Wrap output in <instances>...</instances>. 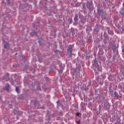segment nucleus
<instances>
[{
    "mask_svg": "<svg viewBox=\"0 0 124 124\" xmlns=\"http://www.w3.org/2000/svg\"><path fill=\"white\" fill-rule=\"evenodd\" d=\"M81 113H80V112H77L76 113V115L77 116V117H79V115Z\"/></svg>",
    "mask_w": 124,
    "mask_h": 124,
    "instance_id": "nucleus-18",
    "label": "nucleus"
},
{
    "mask_svg": "<svg viewBox=\"0 0 124 124\" xmlns=\"http://www.w3.org/2000/svg\"><path fill=\"white\" fill-rule=\"evenodd\" d=\"M120 14H121V15L124 17V9H122L121 11H120Z\"/></svg>",
    "mask_w": 124,
    "mask_h": 124,
    "instance_id": "nucleus-7",
    "label": "nucleus"
},
{
    "mask_svg": "<svg viewBox=\"0 0 124 124\" xmlns=\"http://www.w3.org/2000/svg\"><path fill=\"white\" fill-rule=\"evenodd\" d=\"M34 34H37L36 32H34Z\"/></svg>",
    "mask_w": 124,
    "mask_h": 124,
    "instance_id": "nucleus-21",
    "label": "nucleus"
},
{
    "mask_svg": "<svg viewBox=\"0 0 124 124\" xmlns=\"http://www.w3.org/2000/svg\"><path fill=\"white\" fill-rule=\"evenodd\" d=\"M105 107L107 108V110L110 108V105H109V104H106L105 105Z\"/></svg>",
    "mask_w": 124,
    "mask_h": 124,
    "instance_id": "nucleus-8",
    "label": "nucleus"
},
{
    "mask_svg": "<svg viewBox=\"0 0 124 124\" xmlns=\"http://www.w3.org/2000/svg\"><path fill=\"white\" fill-rule=\"evenodd\" d=\"M59 103V101H57V103Z\"/></svg>",
    "mask_w": 124,
    "mask_h": 124,
    "instance_id": "nucleus-26",
    "label": "nucleus"
},
{
    "mask_svg": "<svg viewBox=\"0 0 124 124\" xmlns=\"http://www.w3.org/2000/svg\"><path fill=\"white\" fill-rule=\"evenodd\" d=\"M97 115H98V116H99V113H97Z\"/></svg>",
    "mask_w": 124,
    "mask_h": 124,
    "instance_id": "nucleus-23",
    "label": "nucleus"
},
{
    "mask_svg": "<svg viewBox=\"0 0 124 124\" xmlns=\"http://www.w3.org/2000/svg\"><path fill=\"white\" fill-rule=\"evenodd\" d=\"M114 95L116 97H119V94H118V93L116 92H114Z\"/></svg>",
    "mask_w": 124,
    "mask_h": 124,
    "instance_id": "nucleus-10",
    "label": "nucleus"
},
{
    "mask_svg": "<svg viewBox=\"0 0 124 124\" xmlns=\"http://www.w3.org/2000/svg\"><path fill=\"white\" fill-rule=\"evenodd\" d=\"M60 82H62V80H60Z\"/></svg>",
    "mask_w": 124,
    "mask_h": 124,
    "instance_id": "nucleus-25",
    "label": "nucleus"
},
{
    "mask_svg": "<svg viewBox=\"0 0 124 124\" xmlns=\"http://www.w3.org/2000/svg\"><path fill=\"white\" fill-rule=\"evenodd\" d=\"M104 90L106 91H107V87H104Z\"/></svg>",
    "mask_w": 124,
    "mask_h": 124,
    "instance_id": "nucleus-19",
    "label": "nucleus"
},
{
    "mask_svg": "<svg viewBox=\"0 0 124 124\" xmlns=\"http://www.w3.org/2000/svg\"><path fill=\"white\" fill-rule=\"evenodd\" d=\"M98 108L99 110V112H100V110H101V106H100V105H99Z\"/></svg>",
    "mask_w": 124,
    "mask_h": 124,
    "instance_id": "nucleus-17",
    "label": "nucleus"
},
{
    "mask_svg": "<svg viewBox=\"0 0 124 124\" xmlns=\"http://www.w3.org/2000/svg\"><path fill=\"white\" fill-rule=\"evenodd\" d=\"M67 51L69 52L70 57H72V46H69Z\"/></svg>",
    "mask_w": 124,
    "mask_h": 124,
    "instance_id": "nucleus-2",
    "label": "nucleus"
},
{
    "mask_svg": "<svg viewBox=\"0 0 124 124\" xmlns=\"http://www.w3.org/2000/svg\"><path fill=\"white\" fill-rule=\"evenodd\" d=\"M9 84H8L6 87H4V89L7 92H9Z\"/></svg>",
    "mask_w": 124,
    "mask_h": 124,
    "instance_id": "nucleus-3",
    "label": "nucleus"
},
{
    "mask_svg": "<svg viewBox=\"0 0 124 124\" xmlns=\"http://www.w3.org/2000/svg\"><path fill=\"white\" fill-rule=\"evenodd\" d=\"M7 2L8 6H9L10 5V0H7Z\"/></svg>",
    "mask_w": 124,
    "mask_h": 124,
    "instance_id": "nucleus-11",
    "label": "nucleus"
},
{
    "mask_svg": "<svg viewBox=\"0 0 124 124\" xmlns=\"http://www.w3.org/2000/svg\"><path fill=\"white\" fill-rule=\"evenodd\" d=\"M115 124H121V119H117Z\"/></svg>",
    "mask_w": 124,
    "mask_h": 124,
    "instance_id": "nucleus-9",
    "label": "nucleus"
},
{
    "mask_svg": "<svg viewBox=\"0 0 124 124\" xmlns=\"http://www.w3.org/2000/svg\"><path fill=\"white\" fill-rule=\"evenodd\" d=\"M59 74H60V73H62V70L60 69L58 70Z\"/></svg>",
    "mask_w": 124,
    "mask_h": 124,
    "instance_id": "nucleus-15",
    "label": "nucleus"
},
{
    "mask_svg": "<svg viewBox=\"0 0 124 124\" xmlns=\"http://www.w3.org/2000/svg\"><path fill=\"white\" fill-rule=\"evenodd\" d=\"M92 85V83H89V86H91Z\"/></svg>",
    "mask_w": 124,
    "mask_h": 124,
    "instance_id": "nucleus-22",
    "label": "nucleus"
},
{
    "mask_svg": "<svg viewBox=\"0 0 124 124\" xmlns=\"http://www.w3.org/2000/svg\"><path fill=\"white\" fill-rule=\"evenodd\" d=\"M6 79H9V74H6Z\"/></svg>",
    "mask_w": 124,
    "mask_h": 124,
    "instance_id": "nucleus-13",
    "label": "nucleus"
},
{
    "mask_svg": "<svg viewBox=\"0 0 124 124\" xmlns=\"http://www.w3.org/2000/svg\"><path fill=\"white\" fill-rule=\"evenodd\" d=\"M108 33L109 34H113V31H108Z\"/></svg>",
    "mask_w": 124,
    "mask_h": 124,
    "instance_id": "nucleus-16",
    "label": "nucleus"
},
{
    "mask_svg": "<svg viewBox=\"0 0 124 124\" xmlns=\"http://www.w3.org/2000/svg\"><path fill=\"white\" fill-rule=\"evenodd\" d=\"M98 14L102 18L104 16H105V14H106V11H103L102 9H99L97 12Z\"/></svg>",
    "mask_w": 124,
    "mask_h": 124,
    "instance_id": "nucleus-1",
    "label": "nucleus"
},
{
    "mask_svg": "<svg viewBox=\"0 0 124 124\" xmlns=\"http://www.w3.org/2000/svg\"><path fill=\"white\" fill-rule=\"evenodd\" d=\"M5 49H9V44L8 43H6L5 45L4 46Z\"/></svg>",
    "mask_w": 124,
    "mask_h": 124,
    "instance_id": "nucleus-5",
    "label": "nucleus"
},
{
    "mask_svg": "<svg viewBox=\"0 0 124 124\" xmlns=\"http://www.w3.org/2000/svg\"><path fill=\"white\" fill-rule=\"evenodd\" d=\"M16 93H19V87H16Z\"/></svg>",
    "mask_w": 124,
    "mask_h": 124,
    "instance_id": "nucleus-14",
    "label": "nucleus"
},
{
    "mask_svg": "<svg viewBox=\"0 0 124 124\" xmlns=\"http://www.w3.org/2000/svg\"><path fill=\"white\" fill-rule=\"evenodd\" d=\"M13 113L15 115H20V112L16 109L14 110Z\"/></svg>",
    "mask_w": 124,
    "mask_h": 124,
    "instance_id": "nucleus-4",
    "label": "nucleus"
},
{
    "mask_svg": "<svg viewBox=\"0 0 124 124\" xmlns=\"http://www.w3.org/2000/svg\"><path fill=\"white\" fill-rule=\"evenodd\" d=\"M93 65L94 66H98V63H97V61H96V60H95L94 61V63H93Z\"/></svg>",
    "mask_w": 124,
    "mask_h": 124,
    "instance_id": "nucleus-6",
    "label": "nucleus"
},
{
    "mask_svg": "<svg viewBox=\"0 0 124 124\" xmlns=\"http://www.w3.org/2000/svg\"><path fill=\"white\" fill-rule=\"evenodd\" d=\"M77 124H81V121L78 120V121H76Z\"/></svg>",
    "mask_w": 124,
    "mask_h": 124,
    "instance_id": "nucleus-12",
    "label": "nucleus"
},
{
    "mask_svg": "<svg viewBox=\"0 0 124 124\" xmlns=\"http://www.w3.org/2000/svg\"><path fill=\"white\" fill-rule=\"evenodd\" d=\"M61 106L62 108V105H61Z\"/></svg>",
    "mask_w": 124,
    "mask_h": 124,
    "instance_id": "nucleus-24",
    "label": "nucleus"
},
{
    "mask_svg": "<svg viewBox=\"0 0 124 124\" xmlns=\"http://www.w3.org/2000/svg\"><path fill=\"white\" fill-rule=\"evenodd\" d=\"M37 90H41V89H40V87H39V86H38V87H37Z\"/></svg>",
    "mask_w": 124,
    "mask_h": 124,
    "instance_id": "nucleus-20",
    "label": "nucleus"
}]
</instances>
